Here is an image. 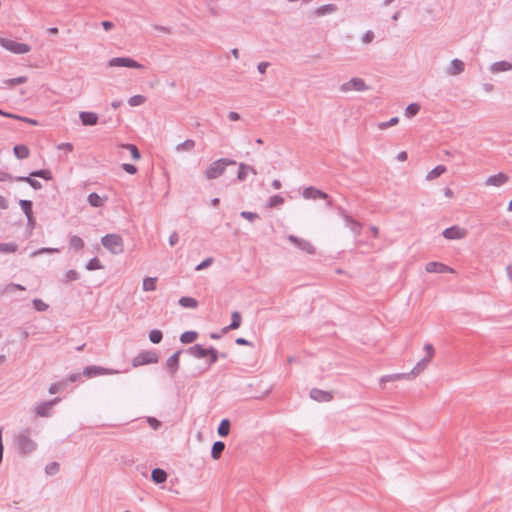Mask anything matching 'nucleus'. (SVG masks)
Returning a JSON list of instances; mask_svg holds the SVG:
<instances>
[{
	"label": "nucleus",
	"mask_w": 512,
	"mask_h": 512,
	"mask_svg": "<svg viewBox=\"0 0 512 512\" xmlns=\"http://www.w3.org/2000/svg\"><path fill=\"white\" fill-rule=\"evenodd\" d=\"M30 430L24 429L21 431L18 436L16 437V446L18 449V452L22 455H27L31 452H33L37 444L30 438Z\"/></svg>",
	"instance_id": "nucleus-1"
},
{
	"label": "nucleus",
	"mask_w": 512,
	"mask_h": 512,
	"mask_svg": "<svg viewBox=\"0 0 512 512\" xmlns=\"http://www.w3.org/2000/svg\"><path fill=\"white\" fill-rule=\"evenodd\" d=\"M101 243L104 248L109 250L112 254H121L124 251L123 239L118 234H107L102 237Z\"/></svg>",
	"instance_id": "nucleus-2"
},
{
	"label": "nucleus",
	"mask_w": 512,
	"mask_h": 512,
	"mask_svg": "<svg viewBox=\"0 0 512 512\" xmlns=\"http://www.w3.org/2000/svg\"><path fill=\"white\" fill-rule=\"evenodd\" d=\"M113 156L121 158H127L130 156L134 160H139L141 153L138 147L134 144H120L114 148Z\"/></svg>",
	"instance_id": "nucleus-3"
},
{
	"label": "nucleus",
	"mask_w": 512,
	"mask_h": 512,
	"mask_svg": "<svg viewBox=\"0 0 512 512\" xmlns=\"http://www.w3.org/2000/svg\"><path fill=\"white\" fill-rule=\"evenodd\" d=\"M0 46L14 54H26L31 51V47L28 44L3 37H0Z\"/></svg>",
	"instance_id": "nucleus-4"
},
{
	"label": "nucleus",
	"mask_w": 512,
	"mask_h": 512,
	"mask_svg": "<svg viewBox=\"0 0 512 512\" xmlns=\"http://www.w3.org/2000/svg\"><path fill=\"white\" fill-rule=\"evenodd\" d=\"M159 360V356L154 351H142L137 356H135L132 360V365L134 367H139L147 364L157 363Z\"/></svg>",
	"instance_id": "nucleus-5"
},
{
	"label": "nucleus",
	"mask_w": 512,
	"mask_h": 512,
	"mask_svg": "<svg viewBox=\"0 0 512 512\" xmlns=\"http://www.w3.org/2000/svg\"><path fill=\"white\" fill-rule=\"evenodd\" d=\"M109 67H127L142 69L143 65L129 57H114L108 62Z\"/></svg>",
	"instance_id": "nucleus-6"
},
{
	"label": "nucleus",
	"mask_w": 512,
	"mask_h": 512,
	"mask_svg": "<svg viewBox=\"0 0 512 512\" xmlns=\"http://www.w3.org/2000/svg\"><path fill=\"white\" fill-rule=\"evenodd\" d=\"M236 163L237 162H212V164L205 171L206 178L215 179L223 174L226 165Z\"/></svg>",
	"instance_id": "nucleus-7"
},
{
	"label": "nucleus",
	"mask_w": 512,
	"mask_h": 512,
	"mask_svg": "<svg viewBox=\"0 0 512 512\" xmlns=\"http://www.w3.org/2000/svg\"><path fill=\"white\" fill-rule=\"evenodd\" d=\"M117 370L101 367V366H87L83 369V376L85 377H96L101 375H111V374H117Z\"/></svg>",
	"instance_id": "nucleus-8"
},
{
	"label": "nucleus",
	"mask_w": 512,
	"mask_h": 512,
	"mask_svg": "<svg viewBox=\"0 0 512 512\" xmlns=\"http://www.w3.org/2000/svg\"><path fill=\"white\" fill-rule=\"evenodd\" d=\"M182 353V350H178L175 353H173L166 361L165 363V369L167 373L170 375V377L174 378L179 366H180V355Z\"/></svg>",
	"instance_id": "nucleus-9"
},
{
	"label": "nucleus",
	"mask_w": 512,
	"mask_h": 512,
	"mask_svg": "<svg viewBox=\"0 0 512 512\" xmlns=\"http://www.w3.org/2000/svg\"><path fill=\"white\" fill-rule=\"evenodd\" d=\"M367 89H368V86L366 85L364 80L361 78H357V77L350 79L348 82H345L340 86V90L342 92H348L351 90L365 91Z\"/></svg>",
	"instance_id": "nucleus-10"
},
{
	"label": "nucleus",
	"mask_w": 512,
	"mask_h": 512,
	"mask_svg": "<svg viewBox=\"0 0 512 512\" xmlns=\"http://www.w3.org/2000/svg\"><path fill=\"white\" fill-rule=\"evenodd\" d=\"M288 240L293 243L295 246H297L300 250L307 254H314L315 248L314 246L307 240H304L302 238H298L295 235H289Z\"/></svg>",
	"instance_id": "nucleus-11"
},
{
	"label": "nucleus",
	"mask_w": 512,
	"mask_h": 512,
	"mask_svg": "<svg viewBox=\"0 0 512 512\" xmlns=\"http://www.w3.org/2000/svg\"><path fill=\"white\" fill-rule=\"evenodd\" d=\"M442 235L446 239L455 240V239H461V238L465 237L466 232L464 229L460 228L459 226L454 225L449 228H446L442 232Z\"/></svg>",
	"instance_id": "nucleus-12"
},
{
	"label": "nucleus",
	"mask_w": 512,
	"mask_h": 512,
	"mask_svg": "<svg viewBox=\"0 0 512 512\" xmlns=\"http://www.w3.org/2000/svg\"><path fill=\"white\" fill-rule=\"evenodd\" d=\"M207 357H209L208 367L198 370L197 372H194L192 374V377H198V376L202 375L203 373H205L206 371H208L209 367L218 361L219 353L214 347L211 346L207 349Z\"/></svg>",
	"instance_id": "nucleus-13"
},
{
	"label": "nucleus",
	"mask_w": 512,
	"mask_h": 512,
	"mask_svg": "<svg viewBox=\"0 0 512 512\" xmlns=\"http://www.w3.org/2000/svg\"><path fill=\"white\" fill-rule=\"evenodd\" d=\"M508 179L509 178L507 174H505L504 172H499L498 174L489 176L484 183L486 186L500 187L504 185L508 181Z\"/></svg>",
	"instance_id": "nucleus-14"
},
{
	"label": "nucleus",
	"mask_w": 512,
	"mask_h": 512,
	"mask_svg": "<svg viewBox=\"0 0 512 512\" xmlns=\"http://www.w3.org/2000/svg\"><path fill=\"white\" fill-rule=\"evenodd\" d=\"M310 397L318 402H329L333 398L331 392L324 391L318 388H313L310 390Z\"/></svg>",
	"instance_id": "nucleus-15"
},
{
	"label": "nucleus",
	"mask_w": 512,
	"mask_h": 512,
	"mask_svg": "<svg viewBox=\"0 0 512 512\" xmlns=\"http://www.w3.org/2000/svg\"><path fill=\"white\" fill-rule=\"evenodd\" d=\"M302 196L305 199H317V198L328 199L329 198L327 193H325L313 186L305 188L303 190Z\"/></svg>",
	"instance_id": "nucleus-16"
},
{
	"label": "nucleus",
	"mask_w": 512,
	"mask_h": 512,
	"mask_svg": "<svg viewBox=\"0 0 512 512\" xmlns=\"http://www.w3.org/2000/svg\"><path fill=\"white\" fill-rule=\"evenodd\" d=\"M426 271L429 273H452L454 270L440 262H429L426 265Z\"/></svg>",
	"instance_id": "nucleus-17"
},
{
	"label": "nucleus",
	"mask_w": 512,
	"mask_h": 512,
	"mask_svg": "<svg viewBox=\"0 0 512 512\" xmlns=\"http://www.w3.org/2000/svg\"><path fill=\"white\" fill-rule=\"evenodd\" d=\"M79 118L84 126H94L98 123L99 119L96 113L90 111L80 112Z\"/></svg>",
	"instance_id": "nucleus-18"
},
{
	"label": "nucleus",
	"mask_w": 512,
	"mask_h": 512,
	"mask_svg": "<svg viewBox=\"0 0 512 512\" xmlns=\"http://www.w3.org/2000/svg\"><path fill=\"white\" fill-rule=\"evenodd\" d=\"M59 400H60L59 398H55L53 400H50V401L43 402V403L39 404L36 407L37 415H39L41 417H48V416H50V409H51V407L54 404H56Z\"/></svg>",
	"instance_id": "nucleus-19"
},
{
	"label": "nucleus",
	"mask_w": 512,
	"mask_h": 512,
	"mask_svg": "<svg viewBox=\"0 0 512 512\" xmlns=\"http://www.w3.org/2000/svg\"><path fill=\"white\" fill-rule=\"evenodd\" d=\"M465 65L464 62L460 59H453L450 62V66L447 69V74L451 76H456L461 74L464 71Z\"/></svg>",
	"instance_id": "nucleus-20"
},
{
	"label": "nucleus",
	"mask_w": 512,
	"mask_h": 512,
	"mask_svg": "<svg viewBox=\"0 0 512 512\" xmlns=\"http://www.w3.org/2000/svg\"><path fill=\"white\" fill-rule=\"evenodd\" d=\"M207 349L200 344H195L189 347L186 352L196 358L202 359L207 357Z\"/></svg>",
	"instance_id": "nucleus-21"
},
{
	"label": "nucleus",
	"mask_w": 512,
	"mask_h": 512,
	"mask_svg": "<svg viewBox=\"0 0 512 512\" xmlns=\"http://www.w3.org/2000/svg\"><path fill=\"white\" fill-rule=\"evenodd\" d=\"M411 376V373H395V374H389L384 375L380 378V385L385 384L386 382H392V381H398L403 379H409Z\"/></svg>",
	"instance_id": "nucleus-22"
},
{
	"label": "nucleus",
	"mask_w": 512,
	"mask_h": 512,
	"mask_svg": "<svg viewBox=\"0 0 512 512\" xmlns=\"http://www.w3.org/2000/svg\"><path fill=\"white\" fill-rule=\"evenodd\" d=\"M168 474L161 468H155L151 472V480L155 484H162L167 480Z\"/></svg>",
	"instance_id": "nucleus-23"
},
{
	"label": "nucleus",
	"mask_w": 512,
	"mask_h": 512,
	"mask_svg": "<svg viewBox=\"0 0 512 512\" xmlns=\"http://www.w3.org/2000/svg\"><path fill=\"white\" fill-rule=\"evenodd\" d=\"M241 314L238 311H234L231 314V323L229 326L224 327L222 329L223 333H226L228 330H235L238 329L241 326Z\"/></svg>",
	"instance_id": "nucleus-24"
},
{
	"label": "nucleus",
	"mask_w": 512,
	"mask_h": 512,
	"mask_svg": "<svg viewBox=\"0 0 512 512\" xmlns=\"http://www.w3.org/2000/svg\"><path fill=\"white\" fill-rule=\"evenodd\" d=\"M337 6L335 4H326L322 5L314 10V15L317 17H321L327 14H331L337 11Z\"/></svg>",
	"instance_id": "nucleus-25"
},
{
	"label": "nucleus",
	"mask_w": 512,
	"mask_h": 512,
	"mask_svg": "<svg viewBox=\"0 0 512 512\" xmlns=\"http://www.w3.org/2000/svg\"><path fill=\"white\" fill-rule=\"evenodd\" d=\"M512 69V64L508 61H498L491 65L490 71L492 73H499L504 71H509Z\"/></svg>",
	"instance_id": "nucleus-26"
},
{
	"label": "nucleus",
	"mask_w": 512,
	"mask_h": 512,
	"mask_svg": "<svg viewBox=\"0 0 512 512\" xmlns=\"http://www.w3.org/2000/svg\"><path fill=\"white\" fill-rule=\"evenodd\" d=\"M107 198L104 197L102 198L101 196H99L97 193L95 192H92L88 195L87 197V201L88 203L92 206V207H95V208H99V207H102L104 205V201L106 200Z\"/></svg>",
	"instance_id": "nucleus-27"
},
{
	"label": "nucleus",
	"mask_w": 512,
	"mask_h": 512,
	"mask_svg": "<svg viewBox=\"0 0 512 512\" xmlns=\"http://www.w3.org/2000/svg\"><path fill=\"white\" fill-rule=\"evenodd\" d=\"M13 153L17 159H25L29 157V149L26 145L23 144L15 145L13 148Z\"/></svg>",
	"instance_id": "nucleus-28"
},
{
	"label": "nucleus",
	"mask_w": 512,
	"mask_h": 512,
	"mask_svg": "<svg viewBox=\"0 0 512 512\" xmlns=\"http://www.w3.org/2000/svg\"><path fill=\"white\" fill-rule=\"evenodd\" d=\"M430 360L431 359L424 357L420 361H418L414 368L409 372L411 373V376L415 377L419 375L427 367Z\"/></svg>",
	"instance_id": "nucleus-29"
},
{
	"label": "nucleus",
	"mask_w": 512,
	"mask_h": 512,
	"mask_svg": "<svg viewBox=\"0 0 512 512\" xmlns=\"http://www.w3.org/2000/svg\"><path fill=\"white\" fill-rule=\"evenodd\" d=\"M225 449V443L222 441H216L212 445L211 457L213 459H219Z\"/></svg>",
	"instance_id": "nucleus-30"
},
{
	"label": "nucleus",
	"mask_w": 512,
	"mask_h": 512,
	"mask_svg": "<svg viewBox=\"0 0 512 512\" xmlns=\"http://www.w3.org/2000/svg\"><path fill=\"white\" fill-rule=\"evenodd\" d=\"M19 205H20L22 211L24 212V214L26 215L27 220L32 221V215H33V211H32L33 203H32V201L31 200H20L19 201Z\"/></svg>",
	"instance_id": "nucleus-31"
},
{
	"label": "nucleus",
	"mask_w": 512,
	"mask_h": 512,
	"mask_svg": "<svg viewBox=\"0 0 512 512\" xmlns=\"http://www.w3.org/2000/svg\"><path fill=\"white\" fill-rule=\"evenodd\" d=\"M230 427H231V422L229 419L225 418V419H222L219 426H218V429H217V433L220 437H226L228 436L229 432H230Z\"/></svg>",
	"instance_id": "nucleus-32"
},
{
	"label": "nucleus",
	"mask_w": 512,
	"mask_h": 512,
	"mask_svg": "<svg viewBox=\"0 0 512 512\" xmlns=\"http://www.w3.org/2000/svg\"><path fill=\"white\" fill-rule=\"evenodd\" d=\"M343 216H344L346 222L349 224L351 231L355 235H359L361 232V228H362L361 224L347 214H343Z\"/></svg>",
	"instance_id": "nucleus-33"
},
{
	"label": "nucleus",
	"mask_w": 512,
	"mask_h": 512,
	"mask_svg": "<svg viewBox=\"0 0 512 512\" xmlns=\"http://www.w3.org/2000/svg\"><path fill=\"white\" fill-rule=\"evenodd\" d=\"M179 305L184 307V308H197L198 306V301L195 299V298H192V297H188V296H183L179 299L178 301Z\"/></svg>",
	"instance_id": "nucleus-34"
},
{
	"label": "nucleus",
	"mask_w": 512,
	"mask_h": 512,
	"mask_svg": "<svg viewBox=\"0 0 512 512\" xmlns=\"http://www.w3.org/2000/svg\"><path fill=\"white\" fill-rule=\"evenodd\" d=\"M198 338V333L196 331H186L180 335V341L183 344L193 343Z\"/></svg>",
	"instance_id": "nucleus-35"
},
{
	"label": "nucleus",
	"mask_w": 512,
	"mask_h": 512,
	"mask_svg": "<svg viewBox=\"0 0 512 512\" xmlns=\"http://www.w3.org/2000/svg\"><path fill=\"white\" fill-rule=\"evenodd\" d=\"M28 81V78L26 76H19L16 78L6 79L3 81V83L8 86L9 88H12L16 85L24 84Z\"/></svg>",
	"instance_id": "nucleus-36"
},
{
	"label": "nucleus",
	"mask_w": 512,
	"mask_h": 512,
	"mask_svg": "<svg viewBox=\"0 0 512 512\" xmlns=\"http://www.w3.org/2000/svg\"><path fill=\"white\" fill-rule=\"evenodd\" d=\"M446 171V167L444 165H438L434 169H432L426 176L427 180H433L442 175Z\"/></svg>",
	"instance_id": "nucleus-37"
},
{
	"label": "nucleus",
	"mask_w": 512,
	"mask_h": 512,
	"mask_svg": "<svg viewBox=\"0 0 512 512\" xmlns=\"http://www.w3.org/2000/svg\"><path fill=\"white\" fill-rule=\"evenodd\" d=\"M67 387V380H62L56 383H52L49 387L50 394H56L60 391H63Z\"/></svg>",
	"instance_id": "nucleus-38"
},
{
	"label": "nucleus",
	"mask_w": 512,
	"mask_h": 512,
	"mask_svg": "<svg viewBox=\"0 0 512 512\" xmlns=\"http://www.w3.org/2000/svg\"><path fill=\"white\" fill-rule=\"evenodd\" d=\"M18 249V245L14 242L0 243V253H14Z\"/></svg>",
	"instance_id": "nucleus-39"
},
{
	"label": "nucleus",
	"mask_w": 512,
	"mask_h": 512,
	"mask_svg": "<svg viewBox=\"0 0 512 512\" xmlns=\"http://www.w3.org/2000/svg\"><path fill=\"white\" fill-rule=\"evenodd\" d=\"M248 171L254 172V169L250 166L245 165L243 162H240V166H239V170H238V174H237L238 180L239 181L245 180Z\"/></svg>",
	"instance_id": "nucleus-40"
},
{
	"label": "nucleus",
	"mask_w": 512,
	"mask_h": 512,
	"mask_svg": "<svg viewBox=\"0 0 512 512\" xmlns=\"http://www.w3.org/2000/svg\"><path fill=\"white\" fill-rule=\"evenodd\" d=\"M420 111V105L418 103H411L405 109V116L408 118L414 117Z\"/></svg>",
	"instance_id": "nucleus-41"
},
{
	"label": "nucleus",
	"mask_w": 512,
	"mask_h": 512,
	"mask_svg": "<svg viewBox=\"0 0 512 512\" xmlns=\"http://www.w3.org/2000/svg\"><path fill=\"white\" fill-rule=\"evenodd\" d=\"M156 281H157V278L154 277H146L144 280H143V290L144 291H154L156 289Z\"/></svg>",
	"instance_id": "nucleus-42"
},
{
	"label": "nucleus",
	"mask_w": 512,
	"mask_h": 512,
	"mask_svg": "<svg viewBox=\"0 0 512 512\" xmlns=\"http://www.w3.org/2000/svg\"><path fill=\"white\" fill-rule=\"evenodd\" d=\"M163 339V333L158 330V329H153L149 332V340L153 343V344H158L162 341Z\"/></svg>",
	"instance_id": "nucleus-43"
},
{
	"label": "nucleus",
	"mask_w": 512,
	"mask_h": 512,
	"mask_svg": "<svg viewBox=\"0 0 512 512\" xmlns=\"http://www.w3.org/2000/svg\"><path fill=\"white\" fill-rule=\"evenodd\" d=\"M102 268H103V265L97 257H93L92 259H90L86 265V269L89 271L99 270Z\"/></svg>",
	"instance_id": "nucleus-44"
},
{
	"label": "nucleus",
	"mask_w": 512,
	"mask_h": 512,
	"mask_svg": "<svg viewBox=\"0 0 512 512\" xmlns=\"http://www.w3.org/2000/svg\"><path fill=\"white\" fill-rule=\"evenodd\" d=\"M30 176L40 177L44 180H50L52 178L51 172L47 169L35 170L30 173Z\"/></svg>",
	"instance_id": "nucleus-45"
},
{
	"label": "nucleus",
	"mask_w": 512,
	"mask_h": 512,
	"mask_svg": "<svg viewBox=\"0 0 512 512\" xmlns=\"http://www.w3.org/2000/svg\"><path fill=\"white\" fill-rule=\"evenodd\" d=\"M194 147H195V141L191 140V139H187L184 142L178 144L176 146V150L177 151H181V150L190 151V150L194 149Z\"/></svg>",
	"instance_id": "nucleus-46"
},
{
	"label": "nucleus",
	"mask_w": 512,
	"mask_h": 512,
	"mask_svg": "<svg viewBox=\"0 0 512 512\" xmlns=\"http://www.w3.org/2000/svg\"><path fill=\"white\" fill-rule=\"evenodd\" d=\"M70 247L80 250L84 247V242L79 236H72L69 241Z\"/></svg>",
	"instance_id": "nucleus-47"
},
{
	"label": "nucleus",
	"mask_w": 512,
	"mask_h": 512,
	"mask_svg": "<svg viewBox=\"0 0 512 512\" xmlns=\"http://www.w3.org/2000/svg\"><path fill=\"white\" fill-rule=\"evenodd\" d=\"M146 101V97L143 95H134L129 98L128 104L132 107L142 105Z\"/></svg>",
	"instance_id": "nucleus-48"
},
{
	"label": "nucleus",
	"mask_w": 512,
	"mask_h": 512,
	"mask_svg": "<svg viewBox=\"0 0 512 512\" xmlns=\"http://www.w3.org/2000/svg\"><path fill=\"white\" fill-rule=\"evenodd\" d=\"M284 203V198L280 195H274L269 198L268 207L274 208Z\"/></svg>",
	"instance_id": "nucleus-49"
},
{
	"label": "nucleus",
	"mask_w": 512,
	"mask_h": 512,
	"mask_svg": "<svg viewBox=\"0 0 512 512\" xmlns=\"http://www.w3.org/2000/svg\"><path fill=\"white\" fill-rule=\"evenodd\" d=\"M33 307L37 310V311H40V312H43V311H46L48 308H49V305L46 304L45 302H43L41 299L39 298H35L33 301Z\"/></svg>",
	"instance_id": "nucleus-50"
},
{
	"label": "nucleus",
	"mask_w": 512,
	"mask_h": 512,
	"mask_svg": "<svg viewBox=\"0 0 512 512\" xmlns=\"http://www.w3.org/2000/svg\"><path fill=\"white\" fill-rule=\"evenodd\" d=\"M59 463L51 462L45 467V472L47 475H55L59 472Z\"/></svg>",
	"instance_id": "nucleus-51"
},
{
	"label": "nucleus",
	"mask_w": 512,
	"mask_h": 512,
	"mask_svg": "<svg viewBox=\"0 0 512 512\" xmlns=\"http://www.w3.org/2000/svg\"><path fill=\"white\" fill-rule=\"evenodd\" d=\"M9 115L10 116H7L8 118H13V119H16V120H20V121L29 123L31 125H37V121L35 119H31V118L20 116V115L13 114V113H9Z\"/></svg>",
	"instance_id": "nucleus-52"
},
{
	"label": "nucleus",
	"mask_w": 512,
	"mask_h": 512,
	"mask_svg": "<svg viewBox=\"0 0 512 512\" xmlns=\"http://www.w3.org/2000/svg\"><path fill=\"white\" fill-rule=\"evenodd\" d=\"M240 216L250 222H253L255 221L256 219H259V215L255 212H250V211H242L240 213Z\"/></svg>",
	"instance_id": "nucleus-53"
},
{
	"label": "nucleus",
	"mask_w": 512,
	"mask_h": 512,
	"mask_svg": "<svg viewBox=\"0 0 512 512\" xmlns=\"http://www.w3.org/2000/svg\"><path fill=\"white\" fill-rule=\"evenodd\" d=\"M79 279V274L76 270H68L65 274V282L75 281Z\"/></svg>",
	"instance_id": "nucleus-54"
},
{
	"label": "nucleus",
	"mask_w": 512,
	"mask_h": 512,
	"mask_svg": "<svg viewBox=\"0 0 512 512\" xmlns=\"http://www.w3.org/2000/svg\"><path fill=\"white\" fill-rule=\"evenodd\" d=\"M213 263V258L211 257H208L206 259H204L201 263H199L196 267H195V270L196 271H200V270H203L205 268H208L209 266H211Z\"/></svg>",
	"instance_id": "nucleus-55"
},
{
	"label": "nucleus",
	"mask_w": 512,
	"mask_h": 512,
	"mask_svg": "<svg viewBox=\"0 0 512 512\" xmlns=\"http://www.w3.org/2000/svg\"><path fill=\"white\" fill-rule=\"evenodd\" d=\"M147 422L148 424L150 425V427L154 430H157L161 427L162 423L161 421H159L158 419H156L155 417H148L147 418Z\"/></svg>",
	"instance_id": "nucleus-56"
},
{
	"label": "nucleus",
	"mask_w": 512,
	"mask_h": 512,
	"mask_svg": "<svg viewBox=\"0 0 512 512\" xmlns=\"http://www.w3.org/2000/svg\"><path fill=\"white\" fill-rule=\"evenodd\" d=\"M398 122H399V118L398 117H392L389 121L381 123L379 125V127L381 129H385V128H388V127L396 125Z\"/></svg>",
	"instance_id": "nucleus-57"
},
{
	"label": "nucleus",
	"mask_w": 512,
	"mask_h": 512,
	"mask_svg": "<svg viewBox=\"0 0 512 512\" xmlns=\"http://www.w3.org/2000/svg\"><path fill=\"white\" fill-rule=\"evenodd\" d=\"M374 37H375V36H374L373 31L368 30V31H366V32L364 33V35H363V37H362V41H363V43H365V44H369V43H371V42L373 41Z\"/></svg>",
	"instance_id": "nucleus-58"
},
{
	"label": "nucleus",
	"mask_w": 512,
	"mask_h": 512,
	"mask_svg": "<svg viewBox=\"0 0 512 512\" xmlns=\"http://www.w3.org/2000/svg\"><path fill=\"white\" fill-rule=\"evenodd\" d=\"M122 167L129 174H135L137 172L136 166L129 162H124Z\"/></svg>",
	"instance_id": "nucleus-59"
},
{
	"label": "nucleus",
	"mask_w": 512,
	"mask_h": 512,
	"mask_svg": "<svg viewBox=\"0 0 512 512\" xmlns=\"http://www.w3.org/2000/svg\"><path fill=\"white\" fill-rule=\"evenodd\" d=\"M57 251H58V249H56V248H41L37 251H34L31 254V257H35V256L43 254V253H53V252H57Z\"/></svg>",
	"instance_id": "nucleus-60"
},
{
	"label": "nucleus",
	"mask_w": 512,
	"mask_h": 512,
	"mask_svg": "<svg viewBox=\"0 0 512 512\" xmlns=\"http://www.w3.org/2000/svg\"><path fill=\"white\" fill-rule=\"evenodd\" d=\"M82 375H83V373L82 374H80V373H72V374L68 375L65 380H67V384L68 383H73V382H76V381L80 380Z\"/></svg>",
	"instance_id": "nucleus-61"
},
{
	"label": "nucleus",
	"mask_w": 512,
	"mask_h": 512,
	"mask_svg": "<svg viewBox=\"0 0 512 512\" xmlns=\"http://www.w3.org/2000/svg\"><path fill=\"white\" fill-rule=\"evenodd\" d=\"M424 350L426 351V354H427L426 357L431 359L432 356L434 355V347H433V345L429 344V343L425 344Z\"/></svg>",
	"instance_id": "nucleus-62"
},
{
	"label": "nucleus",
	"mask_w": 512,
	"mask_h": 512,
	"mask_svg": "<svg viewBox=\"0 0 512 512\" xmlns=\"http://www.w3.org/2000/svg\"><path fill=\"white\" fill-rule=\"evenodd\" d=\"M235 343L237 345H240V346H253V343L248 341L247 339L243 338V337H238L236 340H235Z\"/></svg>",
	"instance_id": "nucleus-63"
},
{
	"label": "nucleus",
	"mask_w": 512,
	"mask_h": 512,
	"mask_svg": "<svg viewBox=\"0 0 512 512\" xmlns=\"http://www.w3.org/2000/svg\"><path fill=\"white\" fill-rule=\"evenodd\" d=\"M270 66V63L269 62H260L258 65H257V70L259 71V73L261 74H264L266 72V69Z\"/></svg>",
	"instance_id": "nucleus-64"
}]
</instances>
